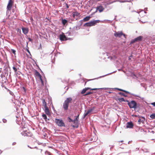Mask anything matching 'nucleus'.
Returning <instances> with one entry per match:
<instances>
[{
  "instance_id": "nucleus-14",
  "label": "nucleus",
  "mask_w": 155,
  "mask_h": 155,
  "mask_svg": "<svg viewBox=\"0 0 155 155\" xmlns=\"http://www.w3.org/2000/svg\"><path fill=\"white\" fill-rule=\"evenodd\" d=\"M22 30L23 33L25 35H26L28 32V30L27 28L22 27Z\"/></svg>"
},
{
  "instance_id": "nucleus-4",
  "label": "nucleus",
  "mask_w": 155,
  "mask_h": 155,
  "mask_svg": "<svg viewBox=\"0 0 155 155\" xmlns=\"http://www.w3.org/2000/svg\"><path fill=\"white\" fill-rule=\"evenodd\" d=\"M128 105L130 108L135 109L137 107V104L134 101H132L130 102H128Z\"/></svg>"
},
{
  "instance_id": "nucleus-36",
  "label": "nucleus",
  "mask_w": 155,
  "mask_h": 155,
  "mask_svg": "<svg viewBox=\"0 0 155 155\" xmlns=\"http://www.w3.org/2000/svg\"><path fill=\"white\" fill-rule=\"evenodd\" d=\"M9 94L12 95L13 96L14 95V93L11 91L9 92Z\"/></svg>"
},
{
  "instance_id": "nucleus-10",
  "label": "nucleus",
  "mask_w": 155,
  "mask_h": 155,
  "mask_svg": "<svg viewBox=\"0 0 155 155\" xmlns=\"http://www.w3.org/2000/svg\"><path fill=\"white\" fill-rule=\"evenodd\" d=\"M59 37L61 41H64L67 40V37L63 33H62V34H60Z\"/></svg>"
},
{
  "instance_id": "nucleus-39",
  "label": "nucleus",
  "mask_w": 155,
  "mask_h": 155,
  "mask_svg": "<svg viewBox=\"0 0 155 155\" xmlns=\"http://www.w3.org/2000/svg\"><path fill=\"white\" fill-rule=\"evenodd\" d=\"M15 72V73H17V68H13Z\"/></svg>"
},
{
  "instance_id": "nucleus-23",
  "label": "nucleus",
  "mask_w": 155,
  "mask_h": 155,
  "mask_svg": "<svg viewBox=\"0 0 155 155\" xmlns=\"http://www.w3.org/2000/svg\"><path fill=\"white\" fill-rule=\"evenodd\" d=\"M95 107H93L91 109H89L87 111L88 113L89 114L92 113V112L93 110L94 109Z\"/></svg>"
},
{
  "instance_id": "nucleus-20",
  "label": "nucleus",
  "mask_w": 155,
  "mask_h": 155,
  "mask_svg": "<svg viewBox=\"0 0 155 155\" xmlns=\"http://www.w3.org/2000/svg\"><path fill=\"white\" fill-rule=\"evenodd\" d=\"M42 105L44 107V108L48 107L47 105V103L45 102V101L44 99H42Z\"/></svg>"
},
{
  "instance_id": "nucleus-54",
  "label": "nucleus",
  "mask_w": 155,
  "mask_h": 155,
  "mask_svg": "<svg viewBox=\"0 0 155 155\" xmlns=\"http://www.w3.org/2000/svg\"><path fill=\"white\" fill-rule=\"evenodd\" d=\"M12 68H15V67L13 66V67H12Z\"/></svg>"
},
{
  "instance_id": "nucleus-44",
  "label": "nucleus",
  "mask_w": 155,
  "mask_h": 155,
  "mask_svg": "<svg viewBox=\"0 0 155 155\" xmlns=\"http://www.w3.org/2000/svg\"><path fill=\"white\" fill-rule=\"evenodd\" d=\"M65 4H66V7L67 8H69V6L66 3H65Z\"/></svg>"
},
{
  "instance_id": "nucleus-21",
  "label": "nucleus",
  "mask_w": 155,
  "mask_h": 155,
  "mask_svg": "<svg viewBox=\"0 0 155 155\" xmlns=\"http://www.w3.org/2000/svg\"><path fill=\"white\" fill-rule=\"evenodd\" d=\"M68 21L65 19H62L61 20L62 23L64 25L66 24H67L68 23Z\"/></svg>"
},
{
  "instance_id": "nucleus-2",
  "label": "nucleus",
  "mask_w": 155,
  "mask_h": 155,
  "mask_svg": "<svg viewBox=\"0 0 155 155\" xmlns=\"http://www.w3.org/2000/svg\"><path fill=\"white\" fill-rule=\"evenodd\" d=\"M72 101V99L71 97L67 98L63 104V107L65 110H67L68 109L69 104L71 103Z\"/></svg>"
},
{
  "instance_id": "nucleus-41",
  "label": "nucleus",
  "mask_w": 155,
  "mask_h": 155,
  "mask_svg": "<svg viewBox=\"0 0 155 155\" xmlns=\"http://www.w3.org/2000/svg\"><path fill=\"white\" fill-rule=\"evenodd\" d=\"M151 104V105H153V106L155 107V102L152 103Z\"/></svg>"
},
{
  "instance_id": "nucleus-50",
  "label": "nucleus",
  "mask_w": 155,
  "mask_h": 155,
  "mask_svg": "<svg viewBox=\"0 0 155 155\" xmlns=\"http://www.w3.org/2000/svg\"><path fill=\"white\" fill-rule=\"evenodd\" d=\"M28 39L29 41H31L32 40L31 39V38H28Z\"/></svg>"
},
{
  "instance_id": "nucleus-28",
  "label": "nucleus",
  "mask_w": 155,
  "mask_h": 155,
  "mask_svg": "<svg viewBox=\"0 0 155 155\" xmlns=\"http://www.w3.org/2000/svg\"><path fill=\"white\" fill-rule=\"evenodd\" d=\"M137 42V41H136V40H135V39H134L133 40H132L131 41V42H130V44H133L134 43H135V42Z\"/></svg>"
},
{
  "instance_id": "nucleus-27",
  "label": "nucleus",
  "mask_w": 155,
  "mask_h": 155,
  "mask_svg": "<svg viewBox=\"0 0 155 155\" xmlns=\"http://www.w3.org/2000/svg\"><path fill=\"white\" fill-rule=\"evenodd\" d=\"M43 118L45 120H46L47 119V117L46 115L45 114H43L42 115Z\"/></svg>"
},
{
  "instance_id": "nucleus-47",
  "label": "nucleus",
  "mask_w": 155,
  "mask_h": 155,
  "mask_svg": "<svg viewBox=\"0 0 155 155\" xmlns=\"http://www.w3.org/2000/svg\"><path fill=\"white\" fill-rule=\"evenodd\" d=\"M26 51H27V52H28L30 54V51H29V50L28 49H26Z\"/></svg>"
},
{
  "instance_id": "nucleus-30",
  "label": "nucleus",
  "mask_w": 155,
  "mask_h": 155,
  "mask_svg": "<svg viewBox=\"0 0 155 155\" xmlns=\"http://www.w3.org/2000/svg\"><path fill=\"white\" fill-rule=\"evenodd\" d=\"M11 51L15 55L16 54V51L15 50L13 49H11Z\"/></svg>"
},
{
  "instance_id": "nucleus-49",
  "label": "nucleus",
  "mask_w": 155,
  "mask_h": 155,
  "mask_svg": "<svg viewBox=\"0 0 155 155\" xmlns=\"http://www.w3.org/2000/svg\"><path fill=\"white\" fill-rule=\"evenodd\" d=\"M67 34H68V33H67ZM68 35H72L71 34V32L69 33Z\"/></svg>"
},
{
  "instance_id": "nucleus-8",
  "label": "nucleus",
  "mask_w": 155,
  "mask_h": 155,
  "mask_svg": "<svg viewBox=\"0 0 155 155\" xmlns=\"http://www.w3.org/2000/svg\"><path fill=\"white\" fill-rule=\"evenodd\" d=\"M13 3V2L12 0H9V2L7 7V12L8 11H9L11 10Z\"/></svg>"
},
{
  "instance_id": "nucleus-3",
  "label": "nucleus",
  "mask_w": 155,
  "mask_h": 155,
  "mask_svg": "<svg viewBox=\"0 0 155 155\" xmlns=\"http://www.w3.org/2000/svg\"><path fill=\"white\" fill-rule=\"evenodd\" d=\"M104 9V7L102 5H100L97 6L96 7V11L93 13L91 15L94 14L96 13L97 11H98L100 13L102 12Z\"/></svg>"
},
{
  "instance_id": "nucleus-56",
  "label": "nucleus",
  "mask_w": 155,
  "mask_h": 155,
  "mask_svg": "<svg viewBox=\"0 0 155 155\" xmlns=\"http://www.w3.org/2000/svg\"><path fill=\"white\" fill-rule=\"evenodd\" d=\"M144 13H146V12L144 11Z\"/></svg>"
},
{
  "instance_id": "nucleus-46",
  "label": "nucleus",
  "mask_w": 155,
  "mask_h": 155,
  "mask_svg": "<svg viewBox=\"0 0 155 155\" xmlns=\"http://www.w3.org/2000/svg\"><path fill=\"white\" fill-rule=\"evenodd\" d=\"M16 142H14L13 143L12 145H16Z\"/></svg>"
},
{
  "instance_id": "nucleus-33",
  "label": "nucleus",
  "mask_w": 155,
  "mask_h": 155,
  "mask_svg": "<svg viewBox=\"0 0 155 155\" xmlns=\"http://www.w3.org/2000/svg\"><path fill=\"white\" fill-rule=\"evenodd\" d=\"M92 93H93V92H88L87 93H86V94H84V95L86 96V95H88L90 94H92Z\"/></svg>"
},
{
  "instance_id": "nucleus-55",
  "label": "nucleus",
  "mask_w": 155,
  "mask_h": 155,
  "mask_svg": "<svg viewBox=\"0 0 155 155\" xmlns=\"http://www.w3.org/2000/svg\"><path fill=\"white\" fill-rule=\"evenodd\" d=\"M17 74H19V73H18V72H17Z\"/></svg>"
},
{
  "instance_id": "nucleus-58",
  "label": "nucleus",
  "mask_w": 155,
  "mask_h": 155,
  "mask_svg": "<svg viewBox=\"0 0 155 155\" xmlns=\"http://www.w3.org/2000/svg\"><path fill=\"white\" fill-rule=\"evenodd\" d=\"M18 63H19V64L20 63V62H18Z\"/></svg>"
},
{
  "instance_id": "nucleus-15",
  "label": "nucleus",
  "mask_w": 155,
  "mask_h": 155,
  "mask_svg": "<svg viewBox=\"0 0 155 155\" xmlns=\"http://www.w3.org/2000/svg\"><path fill=\"white\" fill-rule=\"evenodd\" d=\"M80 14L77 12H72V16L74 18H75L76 17H78L79 16Z\"/></svg>"
},
{
  "instance_id": "nucleus-35",
  "label": "nucleus",
  "mask_w": 155,
  "mask_h": 155,
  "mask_svg": "<svg viewBox=\"0 0 155 155\" xmlns=\"http://www.w3.org/2000/svg\"><path fill=\"white\" fill-rule=\"evenodd\" d=\"M88 114V113L87 112H87L84 115V117H85Z\"/></svg>"
},
{
  "instance_id": "nucleus-52",
  "label": "nucleus",
  "mask_w": 155,
  "mask_h": 155,
  "mask_svg": "<svg viewBox=\"0 0 155 155\" xmlns=\"http://www.w3.org/2000/svg\"><path fill=\"white\" fill-rule=\"evenodd\" d=\"M121 142V143H122L123 142V140H122V141H119V142Z\"/></svg>"
},
{
  "instance_id": "nucleus-43",
  "label": "nucleus",
  "mask_w": 155,
  "mask_h": 155,
  "mask_svg": "<svg viewBox=\"0 0 155 155\" xmlns=\"http://www.w3.org/2000/svg\"><path fill=\"white\" fill-rule=\"evenodd\" d=\"M22 88H23L24 91L25 92H26V90L25 88V87H23Z\"/></svg>"
},
{
  "instance_id": "nucleus-29",
  "label": "nucleus",
  "mask_w": 155,
  "mask_h": 155,
  "mask_svg": "<svg viewBox=\"0 0 155 155\" xmlns=\"http://www.w3.org/2000/svg\"><path fill=\"white\" fill-rule=\"evenodd\" d=\"M68 119L69 120V121L70 122H72L74 123V120H73L70 117H68Z\"/></svg>"
},
{
  "instance_id": "nucleus-16",
  "label": "nucleus",
  "mask_w": 155,
  "mask_h": 155,
  "mask_svg": "<svg viewBox=\"0 0 155 155\" xmlns=\"http://www.w3.org/2000/svg\"><path fill=\"white\" fill-rule=\"evenodd\" d=\"M45 113L48 115H50L51 114V113L49 111L48 107H45Z\"/></svg>"
},
{
  "instance_id": "nucleus-17",
  "label": "nucleus",
  "mask_w": 155,
  "mask_h": 155,
  "mask_svg": "<svg viewBox=\"0 0 155 155\" xmlns=\"http://www.w3.org/2000/svg\"><path fill=\"white\" fill-rule=\"evenodd\" d=\"M91 18V16H86L83 19V20H81L80 21L81 22L82 21H87L89 20Z\"/></svg>"
},
{
  "instance_id": "nucleus-31",
  "label": "nucleus",
  "mask_w": 155,
  "mask_h": 155,
  "mask_svg": "<svg viewBox=\"0 0 155 155\" xmlns=\"http://www.w3.org/2000/svg\"><path fill=\"white\" fill-rule=\"evenodd\" d=\"M117 90H118L120 91H123V92H126V93H127L128 92L126 91H125V90H122V89H119V88H117Z\"/></svg>"
},
{
  "instance_id": "nucleus-7",
  "label": "nucleus",
  "mask_w": 155,
  "mask_h": 155,
  "mask_svg": "<svg viewBox=\"0 0 155 155\" xmlns=\"http://www.w3.org/2000/svg\"><path fill=\"white\" fill-rule=\"evenodd\" d=\"M114 35L116 37L120 38L122 35H123L125 38H126V35L123 34L122 31H115L114 33Z\"/></svg>"
},
{
  "instance_id": "nucleus-6",
  "label": "nucleus",
  "mask_w": 155,
  "mask_h": 155,
  "mask_svg": "<svg viewBox=\"0 0 155 155\" xmlns=\"http://www.w3.org/2000/svg\"><path fill=\"white\" fill-rule=\"evenodd\" d=\"M55 123L59 126H65V124L63 120H61L55 119Z\"/></svg>"
},
{
  "instance_id": "nucleus-40",
  "label": "nucleus",
  "mask_w": 155,
  "mask_h": 155,
  "mask_svg": "<svg viewBox=\"0 0 155 155\" xmlns=\"http://www.w3.org/2000/svg\"><path fill=\"white\" fill-rule=\"evenodd\" d=\"M119 94L121 95L124 96V94L123 93L120 92V93H119Z\"/></svg>"
},
{
  "instance_id": "nucleus-34",
  "label": "nucleus",
  "mask_w": 155,
  "mask_h": 155,
  "mask_svg": "<svg viewBox=\"0 0 155 155\" xmlns=\"http://www.w3.org/2000/svg\"><path fill=\"white\" fill-rule=\"evenodd\" d=\"M75 29H74V28L71 30V31L72 32V34H74L75 33Z\"/></svg>"
},
{
  "instance_id": "nucleus-5",
  "label": "nucleus",
  "mask_w": 155,
  "mask_h": 155,
  "mask_svg": "<svg viewBox=\"0 0 155 155\" xmlns=\"http://www.w3.org/2000/svg\"><path fill=\"white\" fill-rule=\"evenodd\" d=\"M21 134L24 136L31 137L32 135V133L29 130H23V131L21 133Z\"/></svg>"
},
{
  "instance_id": "nucleus-22",
  "label": "nucleus",
  "mask_w": 155,
  "mask_h": 155,
  "mask_svg": "<svg viewBox=\"0 0 155 155\" xmlns=\"http://www.w3.org/2000/svg\"><path fill=\"white\" fill-rule=\"evenodd\" d=\"M79 117V115H78L76 117L75 119L74 120V124H77L78 122V119Z\"/></svg>"
},
{
  "instance_id": "nucleus-51",
  "label": "nucleus",
  "mask_w": 155,
  "mask_h": 155,
  "mask_svg": "<svg viewBox=\"0 0 155 155\" xmlns=\"http://www.w3.org/2000/svg\"><path fill=\"white\" fill-rule=\"evenodd\" d=\"M5 88L6 89V90H7V91H8L9 92L10 91L7 88H6L5 87Z\"/></svg>"
},
{
  "instance_id": "nucleus-1",
  "label": "nucleus",
  "mask_w": 155,
  "mask_h": 155,
  "mask_svg": "<svg viewBox=\"0 0 155 155\" xmlns=\"http://www.w3.org/2000/svg\"><path fill=\"white\" fill-rule=\"evenodd\" d=\"M101 48L104 50L106 52V53H102L104 56L103 58L104 59L107 58L113 61H115L114 63L115 64L117 67H120V66L122 65L121 60L120 59L118 58V55L117 53L116 50H113V52H111L110 55H109L107 51L111 50V49L109 48V46H108V43L104 44Z\"/></svg>"
},
{
  "instance_id": "nucleus-37",
  "label": "nucleus",
  "mask_w": 155,
  "mask_h": 155,
  "mask_svg": "<svg viewBox=\"0 0 155 155\" xmlns=\"http://www.w3.org/2000/svg\"><path fill=\"white\" fill-rule=\"evenodd\" d=\"M39 79H40V81H41V82L42 83V84H44L43 81V80L42 79V78H40Z\"/></svg>"
},
{
  "instance_id": "nucleus-13",
  "label": "nucleus",
  "mask_w": 155,
  "mask_h": 155,
  "mask_svg": "<svg viewBox=\"0 0 155 155\" xmlns=\"http://www.w3.org/2000/svg\"><path fill=\"white\" fill-rule=\"evenodd\" d=\"M145 120V119L144 117H140L138 120V123L139 124H140L141 123L143 124L144 123V122Z\"/></svg>"
},
{
  "instance_id": "nucleus-26",
  "label": "nucleus",
  "mask_w": 155,
  "mask_h": 155,
  "mask_svg": "<svg viewBox=\"0 0 155 155\" xmlns=\"http://www.w3.org/2000/svg\"><path fill=\"white\" fill-rule=\"evenodd\" d=\"M150 117L152 119H155V114H151L150 115Z\"/></svg>"
},
{
  "instance_id": "nucleus-48",
  "label": "nucleus",
  "mask_w": 155,
  "mask_h": 155,
  "mask_svg": "<svg viewBox=\"0 0 155 155\" xmlns=\"http://www.w3.org/2000/svg\"><path fill=\"white\" fill-rule=\"evenodd\" d=\"M30 20L32 21H33V19L32 17H31L30 18Z\"/></svg>"
},
{
  "instance_id": "nucleus-9",
  "label": "nucleus",
  "mask_w": 155,
  "mask_h": 155,
  "mask_svg": "<svg viewBox=\"0 0 155 155\" xmlns=\"http://www.w3.org/2000/svg\"><path fill=\"white\" fill-rule=\"evenodd\" d=\"M100 21L99 20H93L89 22V24L90 26H93L94 25H96L97 23H99Z\"/></svg>"
},
{
  "instance_id": "nucleus-57",
  "label": "nucleus",
  "mask_w": 155,
  "mask_h": 155,
  "mask_svg": "<svg viewBox=\"0 0 155 155\" xmlns=\"http://www.w3.org/2000/svg\"><path fill=\"white\" fill-rule=\"evenodd\" d=\"M121 68H124L123 67H121Z\"/></svg>"
},
{
  "instance_id": "nucleus-25",
  "label": "nucleus",
  "mask_w": 155,
  "mask_h": 155,
  "mask_svg": "<svg viewBox=\"0 0 155 155\" xmlns=\"http://www.w3.org/2000/svg\"><path fill=\"white\" fill-rule=\"evenodd\" d=\"M80 26H76L74 27V29H75L76 30H78V29H79L80 28Z\"/></svg>"
},
{
  "instance_id": "nucleus-12",
  "label": "nucleus",
  "mask_w": 155,
  "mask_h": 155,
  "mask_svg": "<svg viewBox=\"0 0 155 155\" xmlns=\"http://www.w3.org/2000/svg\"><path fill=\"white\" fill-rule=\"evenodd\" d=\"M98 88H92L91 89V88L90 87H86L81 92V94H84L86 91L87 90H88L90 89L91 90H96L98 89Z\"/></svg>"
},
{
  "instance_id": "nucleus-11",
  "label": "nucleus",
  "mask_w": 155,
  "mask_h": 155,
  "mask_svg": "<svg viewBox=\"0 0 155 155\" xmlns=\"http://www.w3.org/2000/svg\"><path fill=\"white\" fill-rule=\"evenodd\" d=\"M134 126V125L131 121L127 122L126 124L127 128H133Z\"/></svg>"
},
{
  "instance_id": "nucleus-19",
  "label": "nucleus",
  "mask_w": 155,
  "mask_h": 155,
  "mask_svg": "<svg viewBox=\"0 0 155 155\" xmlns=\"http://www.w3.org/2000/svg\"><path fill=\"white\" fill-rule=\"evenodd\" d=\"M35 74L36 76L38 77L39 78L42 77L41 76L40 74L37 71H35Z\"/></svg>"
},
{
  "instance_id": "nucleus-53",
  "label": "nucleus",
  "mask_w": 155,
  "mask_h": 155,
  "mask_svg": "<svg viewBox=\"0 0 155 155\" xmlns=\"http://www.w3.org/2000/svg\"><path fill=\"white\" fill-rule=\"evenodd\" d=\"M65 0H61V1H64Z\"/></svg>"
},
{
  "instance_id": "nucleus-18",
  "label": "nucleus",
  "mask_w": 155,
  "mask_h": 155,
  "mask_svg": "<svg viewBox=\"0 0 155 155\" xmlns=\"http://www.w3.org/2000/svg\"><path fill=\"white\" fill-rule=\"evenodd\" d=\"M143 38L142 36H140L135 38V40H136L137 41H140L142 40Z\"/></svg>"
},
{
  "instance_id": "nucleus-32",
  "label": "nucleus",
  "mask_w": 155,
  "mask_h": 155,
  "mask_svg": "<svg viewBox=\"0 0 155 155\" xmlns=\"http://www.w3.org/2000/svg\"><path fill=\"white\" fill-rule=\"evenodd\" d=\"M89 25V23L88 22L87 23H86L84 24V26H87V27L90 26V25Z\"/></svg>"
},
{
  "instance_id": "nucleus-38",
  "label": "nucleus",
  "mask_w": 155,
  "mask_h": 155,
  "mask_svg": "<svg viewBox=\"0 0 155 155\" xmlns=\"http://www.w3.org/2000/svg\"><path fill=\"white\" fill-rule=\"evenodd\" d=\"M39 79H40V81H41V82L42 83V84H44L43 81V80L42 79V78H40Z\"/></svg>"
},
{
  "instance_id": "nucleus-24",
  "label": "nucleus",
  "mask_w": 155,
  "mask_h": 155,
  "mask_svg": "<svg viewBox=\"0 0 155 155\" xmlns=\"http://www.w3.org/2000/svg\"><path fill=\"white\" fill-rule=\"evenodd\" d=\"M117 100L119 101L120 102L125 101V100L123 98H118L117 99Z\"/></svg>"
},
{
  "instance_id": "nucleus-45",
  "label": "nucleus",
  "mask_w": 155,
  "mask_h": 155,
  "mask_svg": "<svg viewBox=\"0 0 155 155\" xmlns=\"http://www.w3.org/2000/svg\"><path fill=\"white\" fill-rule=\"evenodd\" d=\"M67 40H72V38H67Z\"/></svg>"
},
{
  "instance_id": "nucleus-42",
  "label": "nucleus",
  "mask_w": 155,
  "mask_h": 155,
  "mask_svg": "<svg viewBox=\"0 0 155 155\" xmlns=\"http://www.w3.org/2000/svg\"><path fill=\"white\" fill-rule=\"evenodd\" d=\"M132 55H131V56H130L129 58H128V59L129 60H131V58L132 57Z\"/></svg>"
}]
</instances>
